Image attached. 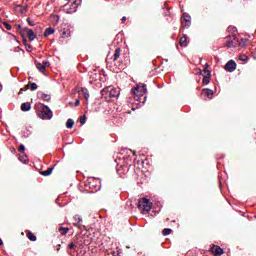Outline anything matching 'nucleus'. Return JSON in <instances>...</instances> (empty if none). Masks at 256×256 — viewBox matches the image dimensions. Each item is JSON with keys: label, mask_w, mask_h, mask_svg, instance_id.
<instances>
[{"label": "nucleus", "mask_w": 256, "mask_h": 256, "mask_svg": "<svg viewBox=\"0 0 256 256\" xmlns=\"http://www.w3.org/2000/svg\"><path fill=\"white\" fill-rule=\"evenodd\" d=\"M138 209H140L144 215H147V213L153 209V203L147 198H141L138 201Z\"/></svg>", "instance_id": "1"}, {"label": "nucleus", "mask_w": 256, "mask_h": 256, "mask_svg": "<svg viewBox=\"0 0 256 256\" xmlns=\"http://www.w3.org/2000/svg\"><path fill=\"white\" fill-rule=\"evenodd\" d=\"M40 119L49 120L53 118V112L49 106H43L42 110L38 113Z\"/></svg>", "instance_id": "2"}, {"label": "nucleus", "mask_w": 256, "mask_h": 256, "mask_svg": "<svg viewBox=\"0 0 256 256\" xmlns=\"http://www.w3.org/2000/svg\"><path fill=\"white\" fill-rule=\"evenodd\" d=\"M132 93L135 95V97H143L144 93H147V85H137L136 87L132 88Z\"/></svg>", "instance_id": "3"}, {"label": "nucleus", "mask_w": 256, "mask_h": 256, "mask_svg": "<svg viewBox=\"0 0 256 256\" xmlns=\"http://www.w3.org/2000/svg\"><path fill=\"white\" fill-rule=\"evenodd\" d=\"M237 43H238V41H237L236 35L228 36L226 38L224 47H228V49H231L232 47L235 48V47H237Z\"/></svg>", "instance_id": "4"}, {"label": "nucleus", "mask_w": 256, "mask_h": 256, "mask_svg": "<svg viewBox=\"0 0 256 256\" xmlns=\"http://www.w3.org/2000/svg\"><path fill=\"white\" fill-rule=\"evenodd\" d=\"M225 71H228L229 73H233L235 69H237V63H235V60H229L226 65L224 66Z\"/></svg>", "instance_id": "5"}, {"label": "nucleus", "mask_w": 256, "mask_h": 256, "mask_svg": "<svg viewBox=\"0 0 256 256\" xmlns=\"http://www.w3.org/2000/svg\"><path fill=\"white\" fill-rule=\"evenodd\" d=\"M210 251H211L212 255H214V256H221L225 253V251H223V248H221L218 245H213L210 248Z\"/></svg>", "instance_id": "6"}, {"label": "nucleus", "mask_w": 256, "mask_h": 256, "mask_svg": "<svg viewBox=\"0 0 256 256\" xmlns=\"http://www.w3.org/2000/svg\"><path fill=\"white\" fill-rule=\"evenodd\" d=\"M182 27H191V16L188 13H184L182 16Z\"/></svg>", "instance_id": "7"}, {"label": "nucleus", "mask_w": 256, "mask_h": 256, "mask_svg": "<svg viewBox=\"0 0 256 256\" xmlns=\"http://www.w3.org/2000/svg\"><path fill=\"white\" fill-rule=\"evenodd\" d=\"M14 11L15 13H20V15H25L29 11V6L16 5Z\"/></svg>", "instance_id": "8"}, {"label": "nucleus", "mask_w": 256, "mask_h": 256, "mask_svg": "<svg viewBox=\"0 0 256 256\" xmlns=\"http://www.w3.org/2000/svg\"><path fill=\"white\" fill-rule=\"evenodd\" d=\"M24 33H26L29 41H35V37H37V35H35V32H33V30L29 29V28H24Z\"/></svg>", "instance_id": "9"}, {"label": "nucleus", "mask_w": 256, "mask_h": 256, "mask_svg": "<svg viewBox=\"0 0 256 256\" xmlns=\"http://www.w3.org/2000/svg\"><path fill=\"white\" fill-rule=\"evenodd\" d=\"M110 87V91H109V99H113L115 97H119V90H117V88H113L111 86Z\"/></svg>", "instance_id": "10"}, {"label": "nucleus", "mask_w": 256, "mask_h": 256, "mask_svg": "<svg viewBox=\"0 0 256 256\" xmlns=\"http://www.w3.org/2000/svg\"><path fill=\"white\" fill-rule=\"evenodd\" d=\"M189 45V38L186 34H183V36L180 38V46L187 47Z\"/></svg>", "instance_id": "11"}, {"label": "nucleus", "mask_w": 256, "mask_h": 256, "mask_svg": "<svg viewBox=\"0 0 256 256\" xmlns=\"http://www.w3.org/2000/svg\"><path fill=\"white\" fill-rule=\"evenodd\" d=\"M21 111H23V112L31 111V103H29V102L22 103Z\"/></svg>", "instance_id": "12"}, {"label": "nucleus", "mask_w": 256, "mask_h": 256, "mask_svg": "<svg viewBox=\"0 0 256 256\" xmlns=\"http://www.w3.org/2000/svg\"><path fill=\"white\" fill-rule=\"evenodd\" d=\"M53 169H55V167H50L47 170L41 171L40 175H43L44 177H49V175L53 173Z\"/></svg>", "instance_id": "13"}, {"label": "nucleus", "mask_w": 256, "mask_h": 256, "mask_svg": "<svg viewBox=\"0 0 256 256\" xmlns=\"http://www.w3.org/2000/svg\"><path fill=\"white\" fill-rule=\"evenodd\" d=\"M119 57H121V48H116L113 54V61H118Z\"/></svg>", "instance_id": "14"}, {"label": "nucleus", "mask_w": 256, "mask_h": 256, "mask_svg": "<svg viewBox=\"0 0 256 256\" xmlns=\"http://www.w3.org/2000/svg\"><path fill=\"white\" fill-rule=\"evenodd\" d=\"M109 91L110 87H106L101 91V95L104 97V99H109Z\"/></svg>", "instance_id": "15"}, {"label": "nucleus", "mask_w": 256, "mask_h": 256, "mask_svg": "<svg viewBox=\"0 0 256 256\" xmlns=\"http://www.w3.org/2000/svg\"><path fill=\"white\" fill-rule=\"evenodd\" d=\"M237 45L239 46V47H247V39H245V38H242V39H237Z\"/></svg>", "instance_id": "16"}, {"label": "nucleus", "mask_w": 256, "mask_h": 256, "mask_svg": "<svg viewBox=\"0 0 256 256\" xmlns=\"http://www.w3.org/2000/svg\"><path fill=\"white\" fill-rule=\"evenodd\" d=\"M53 33H55V29L48 27L44 32V37H49V35H53Z\"/></svg>", "instance_id": "17"}, {"label": "nucleus", "mask_w": 256, "mask_h": 256, "mask_svg": "<svg viewBox=\"0 0 256 256\" xmlns=\"http://www.w3.org/2000/svg\"><path fill=\"white\" fill-rule=\"evenodd\" d=\"M36 68L38 69V71H40V73H45V71L47 70L45 68L43 62L42 63H36Z\"/></svg>", "instance_id": "18"}, {"label": "nucleus", "mask_w": 256, "mask_h": 256, "mask_svg": "<svg viewBox=\"0 0 256 256\" xmlns=\"http://www.w3.org/2000/svg\"><path fill=\"white\" fill-rule=\"evenodd\" d=\"M82 95L86 101H89V90L87 88H81Z\"/></svg>", "instance_id": "19"}, {"label": "nucleus", "mask_w": 256, "mask_h": 256, "mask_svg": "<svg viewBox=\"0 0 256 256\" xmlns=\"http://www.w3.org/2000/svg\"><path fill=\"white\" fill-rule=\"evenodd\" d=\"M28 87H29L30 91H37L39 86H37V84L34 82H29Z\"/></svg>", "instance_id": "20"}, {"label": "nucleus", "mask_w": 256, "mask_h": 256, "mask_svg": "<svg viewBox=\"0 0 256 256\" xmlns=\"http://www.w3.org/2000/svg\"><path fill=\"white\" fill-rule=\"evenodd\" d=\"M73 125H75V121H73V119L69 118L66 122L67 129H73Z\"/></svg>", "instance_id": "21"}, {"label": "nucleus", "mask_w": 256, "mask_h": 256, "mask_svg": "<svg viewBox=\"0 0 256 256\" xmlns=\"http://www.w3.org/2000/svg\"><path fill=\"white\" fill-rule=\"evenodd\" d=\"M207 67H209V64H206V66H205L203 72H201V75H203V77H205V76H211V71H209V70L207 69Z\"/></svg>", "instance_id": "22"}, {"label": "nucleus", "mask_w": 256, "mask_h": 256, "mask_svg": "<svg viewBox=\"0 0 256 256\" xmlns=\"http://www.w3.org/2000/svg\"><path fill=\"white\" fill-rule=\"evenodd\" d=\"M27 237L29 239V241H37V236H35V234H33V232L29 231L27 233Z\"/></svg>", "instance_id": "23"}, {"label": "nucleus", "mask_w": 256, "mask_h": 256, "mask_svg": "<svg viewBox=\"0 0 256 256\" xmlns=\"http://www.w3.org/2000/svg\"><path fill=\"white\" fill-rule=\"evenodd\" d=\"M58 232H59L60 234H62V235H67V233H69V228H67V227H60V228L58 229Z\"/></svg>", "instance_id": "24"}, {"label": "nucleus", "mask_w": 256, "mask_h": 256, "mask_svg": "<svg viewBox=\"0 0 256 256\" xmlns=\"http://www.w3.org/2000/svg\"><path fill=\"white\" fill-rule=\"evenodd\" d=\"M171 233H173V230L171 228H165L162 231V235H164V237H167V235H171Z\"/></svg>", "instance_id": "25"}, {"label": "nucleus", "mask_w": 256, "mask_h": 256, "mask_svg": "<svg viewBox=\"0 0 256 256\" xmlns=\"http://www.w3.org/2000/svg\"><path fill=\"white\" fill-rule=\"evenodd\" d=\"M17 33H20L21 37H25V30H21V25H16Z\"/></svg>", "instance_id": "26"}, {"label": "nucleus", "mask_w": 256, "mask_h": 256, "mask_svg": "<svg viewBox=\"0 0 256 256\" xmlns=\"http://www.w3.org/2000/svg\"><path fill=\"white\" fill-rule=\"evenodd\" d=\"M210 81H211V76H204L202 83L203 85H209Z\"/></svg>", "instance_id": "27"}, {"label": "nucleus", "mask_w": 256, "mask_h": 256, "mask_svg": "<svg viewBox=\"0 0 256 256\" xmlns=\"http://www.w3.org/2000/svg\"><path fill=\"white\" fill-rule=\"evenodd\" d=\"M239 60L240 61H248L249 60V56L248 55H245V54H241L239 56Z\"/></svg>", "instance_id": "28"}, {"label": "nucleus", "mask_w": 256, "mask_h": 256, "mask_svg": "<svg viewBox=\"0 0 256 256\" xmlns=\"http://www.w3.org/2000/svg\"><path fill=\"white\" fill-rule=\"evenodd\" d=\"M42 99L44 101L49 102V101H51V95H49V94H42Z\"/></svg>", "instance_id": "29"}, {"label": "nucleus", "mask_w": 256, "mask_h": 256, "mask_svg": "<svg viewBox=\"0 0 256 256\" xmlns=\"http://www.w3.org/2000/svg\"><path fill=\"white\" fill-rule=\"evenodd\" d=\"M19 160L22 162V163H27V155L25 154H22L19 156Z\"/></svg>", "instance_id": "30"}, {"label": "nucleus", "mask_w": 256, "mask_h": 256, "mask_svg": "<svg viewBox=\"0 0 256 256\" xmlns=\"http://www.w3.org/2000/svg\"><path fill=\"white\" fill-rule=\"evenodd\" d=\"M26 21L30 25V27H35V21L31 20V18H27Z\"/></svg>", "instance_id": "31"}, {"label": "nucleus", "mask_w": 256, "mask_h": 256, "mask_svg": "<svg viewBox=\"0 0 256 256\" xmlns=\"http://www.w3.org/2000/svg\"><path fill=\"white\" fill-rule=\"evenodd\" d=\"M87 121V116L83 115L80 117V123L81 125H85V122Z\"/></svg>", "instance_id": "32"}, {"label": "nucleus", "mask_w": 256, "mask_h": 256, "mask_svg": "<svg viewBox=\"0 0 256 256\" xmlns=\"http://www.w3.org/2000/svg\"><path fill=\"white\" fill-rule=\"evenodd\" d=\"M204 91H205L207 97H211V95H213V90H211V89H206Z\"/></svg>", "instance_id": "33"}, {"label": "nucleus", "mask_w": 256, "mask_h": 256, "mask_svg": "<svg viewBox=\"0 0 256 256\" xmlns=\"http://www.w3.org/2000/svg\"><path fill=\"white\" fill-rule=\"evenodd\" d=\"M18 151L20 153H25V145L21 144L19 147H18Z\"/></svg>", "instance_id": "34"}, {"label": "nucleus", "mask_w": 256, "mask_h": 256, "mask_svg": "<svg viewBox=\"0 0 256 256\" xmlns=\"http://www.w3.org/2000/svg\"><path fill=\"white\" fill-rule=\"evenodd\" d=\"M42 64L44 65V69H47L51 65L49 61H43Z\"/></svg>", "instance_id": "35"}, {"label": "nucleus", "mask_w": 256, "mask_h": 256, "mask_svg": "<svg viewBox=\"0 0 256 256\" xmlns=\"http://www.w3.org/2000/svg\"><path fill=\"white\" fill-rule=\"evenodd\" d=\"M3 25H5L7 31H11V25L7 22H4Z\"/></svg>", "instance_id": "36"}, {"label": "nucleus", "mask_w": 256, "mask_h": 256, "mask_svg": "<svg viewBox=\"0 0 256 256\" xmlns=\"http://www.w3.org/2000/svg\"><path fill=\"white\" fill-rule=\"evenodd\" d=\"M61 36H62L63 38L69 37V32L63 31L62 34H61Z\"/></svg>", "instance_id": "37"}, {"label": "nucleus", "mask_w": 256, "mask_h": 256, "mask_svg": "<svg viewBox=\"0 0 256 256\" xmlns=\"http://www.w3.org/2000/svg\"><path fill=\"white\" fill-rule=\"evenodd\" d=\"M68 248H69V249H75V243H70V244L68 245Z\"/></svg>", "instance_id": "38"}, {"label": "nucleus", "mask_w": 256, "mask_h": 256, "mask_svg": "<svg viewBox=\"0 0 256 256\" xmlns=\"http://www.w3.org/2000/svg\"><path fill=\"white\" fill-rule=\"evenodd\" d=\"M79 105H81V101L79 99H77L75 102V107H79Z\"/></svg>", "instance_id": "39"}, {"label": "nucleus", "mask_w": 256, "mask_h": 256, "mask_svg": "<svg viewBox=\"0 0 256 256\" xmlns=\"http://www.w3.org/2000/svg\"><path fill=\"white\" fill-rule=\"evenodd\" d=\"M27 89H29V86H26L25 88H21L19 93H21L22 91H27Z\"/></svg>", "instance_id": "40"}, {"label": "nucleus", "mask_w": 256, "mask_h": 256, "mask_svg": "<svg viewBox=\"0 0 256 256\" xmlns=\"http://www.w3.org/2000/svg\"><path fill=\"white\" fill-rule=\"evenodd\" d=\"M27 89H29V86H26L25 88H21L19 93H21L22 91H27Z\"/></svg>", "instance_id": "41"}, {"label": "nucleus", "mask_w": 256, "mask_h": 256, "mask_svg": "<svg viewBox=\"0 0 256 256\" xmlns=\"http://www.w3.org/2000/svg\"><path fill=\"white\" fill-rule=\"evenodd\" d=\"M121 21H122V23H125V21H127V17L123 16Z\"/></svg>", "instance_id": "42"}, {"label": "nucleus", "mask_w": 256, "mask_h": 256, "mask_svg": "<svg viewBox=\"0 0 256 256\" xmlns=\"http://www.w3.org/2000/svg\"><path fill=\"white\" fill-rule=\"evenodd\" d=\"M0 245H3V240L0 238Z\"/></svg>", "instance_id": "43"}, {"label": "nucleus", "mask_w": 256, "mask_h": 256, "mask_svg": "<svg viewBox=\"0 0 256 256\" xmlns=\"http://www.w3.org/2000/svg\"><path fill=\"white\" fill-rule=\"evenodd\" d=\"M69 105H70L71 107H73V102H69Z\"/></svg>", "instance_id": "44"}, {"label": "nucleus", "mask_w": 256, "mask_h": 256, "mask_svg": "<svg viewBox=\"0 0 256 256\" xmlns=\"http://www.w3.org/2000/svg\"><path fill=\"white\" fill-rule=\"evenodd\" d=\"M106 61H109V57L106 58Z\"/></svg>", "instance_id": "45"}, {"label": "nucleus", "mask_w": 256, "mask_h": 256, "mask_svg": "<svg viewBox=\"0 0 256 256\" xmlns=\"http://www.w3.org/2000/svg\"><path fill=\"white\" fill-rule=\"evenodd\" d=\"M0 23H1V18H0Z\"/></svg>", "instance_id": "46"}]
</instances>
